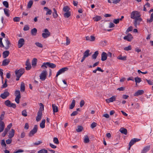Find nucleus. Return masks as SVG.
Wrapping results in <instances>:
<instances>
[{"mask_svg":"<svg viewBox=\"0 0 153 153\" xmlns=\"http://www.w3.org/2000/svg\"><path fill=\"white\" fill-rule=\"evenodd\" d=\"M84 142L85 143H88L89 142V138L88 136L86 135L85 136Z\"/></svg>","mask_w":153,"mask_h":153,"instance_id":"79ce46f5","label":"nucleus"},{"mask_svg":"<svg viewBox=\"0 0 153 153\" xmlns=\"http://www.w3.org/2000/svg\"><path fill=\"white\" fill-rule=\"evenodd\" d=\"M10 54V53L8 51H6L2 53V55L4 58H5L7 57Z\"/></svg>","mask_w":153,"mask_h":153,"instance_id":"5701e85b","label":"nucleus"},{"mask_svg":"<svg viewBox=\"0 0 153 153\" xmlns=\"http://www.w3.org/2000/svg\"><path fill=\"white\" fill-rule=\"evenodd\" d=\"M97 125V123L95 122L92 123L91 125V127L92 128H93Z\"/></svg>","mask_w":153,"mask_h":153,"instance_id":"680f3d73","label":"nucleus"},{"mask_svg":"<svg viewBox=\"0 0 153 153\" xmlns=\"http://www.w3.org/2000/svg\"><path fill=\"white\" fill-rule=\"evenodd\" d=\"M140 14L137 16V17H136L134 19H135L134 21H139V22H141L142 21V19L140 17Z\"/></svg>","mask_w":153,"mask_h":153,"instance_id":"a18cd8bd","label":"nucleus"},{"mask_svg":"<svg viewBox=\"0 0 153 153\" xmlns=\"http://www.w3.org/2000/svg\"><path fill=\"white\" fill-rule=\"evenodd\" d=\"M20 90L22 92H24L25 90V84L23 82H22L21 83Z\"/></svg>","mask_w":153,"mask_h":153,"instance_id":"72a5a7b5","label":"nucleus"},{"mask_svg":"<svg viewBox=\"0 0 153 153\" xmlns=\"http://www.w3.org/2000/svg\"><path fill=\"white\" fill-rule=\"evenodd\" d=\"M15 94L16 97H21L20 93L19 90L16 91L15 92Z\"/></svg>","mask_w":153,"mask_h":153,"instance_id":"09e8293b","label":"nucleus"},{"mask_svg":"<svg viewBox=\"0 0 153 153\" xmlns=\"http://www.w3.org/2000/svg\"><path fill=\"white\" fill-rule=\"evenodd\" d=\"M47 75V71L46 70H43L39 76L40 79L42 81L45 80L46 78Z\"/></svg>","mask_w":153,"mask_h":153,"instance_id":"f03ea898","label":"nucleus"},{"mask_svg":"<svg viewBox=\"0 0 153 153\" xmlns=\"http://www.w3.org/2000/svg\"><path fill=\"white\" fill-rule=\"evenodd\" d=\"M68 70V68L67 67L62 68L59 70L57 73L56 77H57L59 75L64 73L65 71H67Z\"/></svg>","mask_w":153,"mask_h":153,"instance_id":"0eeeda50","label":"nucleus"},{"mask_svg":"<svg viewBox=\"0 0 153 153\" xmlns=\"http://www.w3.org/2000/svg\"><path fill=\"white\" fill-rule=\"evenodd\" d=\"M150 147V146H145L143 148L141 153H146L149 150Z\"/></svg>","mask_w":153,"mask_h":153,"instance_id":"aec40b11","label":"nucleus"},{"mask_svg":"<svg viewBox=\"0 0 153 153\" xmlns=\"http://www.w3.org/2000/svg\"><path fill=\"white\" fill-rule=\"evenodd\" d=\"M33 4V1H31V0L28 3L27 5V8H29V9L31 7Z\"/></svg>","mask_w":153,"mask_h":153,"instance_id":"37998d69","label":"nucleus"},{"mask_svg":"<svg viewBox=\"0 0 153 153\" xmlns=\"http://www.w3.org/2000/svg\"><path fill=\"white\" fill-rule=\"evenodd\" d=\"M83 129V127L81 126H79L77 127V128L76 130L77 132H81Z\"/></svg>","mask_w":153,"mask_h":153,"instance_id":"a19ab883","label":"nucleus"},{"mask_svg":"<svg viewBox=\"0 0 153 153\" xmlns=\"http://www.w3.org/2000/svg\"><path fill=\"white\" fill-rule=\"evenodd\" d=\"M54 12L53 13V16L54 18H56L58 16V15L57 13V11L56 9L54 8L53 9Z\"/></svg>","mask_w":153,"mask_h":153,"instance_id":"c85d7f7f","label":"nucleus"},{"mask_svg":"<svg viewBox=\"0 0 153 153\" xmlns=\"http://www.w3.org/2000/svg\"><path fill=\"white\" fill-rule=\"evenodd\" d=\"M15 133V130L13 129H12L11 130L8 132V137L9 138H12L14 136Z\"/></svg>","mask_w":153,"mask_h":153,"instance_id":"6ab92c4d","label":"nucleus"},{"mask_svg":"<svg viewBox=\"0 0 153 153\" xmlns=\"http://www.w3.org/2000/svg\"><path fill=\"white\" fill-rule=\"evenodd\" d=\"M1 145L3 146H4V147L6 146V144L5 143L4 140H1Z\"/></svg>","mask_w":153,"mask_h":153,"instance_id":"13d9d810","label":"nucleus"},{"mask_svg":"<svg viewBox=\"0 0 153 153\" xmlns=\"http://www.w3.org/2000/svg\"><path fill=\"white\" fill-rule=\"evenodd\" d=\"M135 81L136 83V85H137V83H140L141 81V79L138 77H136L134 78Z\"/></svg>","mask_w":153,"mask_h":153,"instance_id":"4c0bfd02","label":"nucleus"},{"mask_svg":"<svg viewBox=\"0 0 153 153\" xmlns=\"http://www.w3.org/2000/svg\"><path fill=\"white\" fill-rule=\"evenodd\" d=\"M120 20L119 19H115L113 20V22L115 24H117L119 22Z\"/></svg>","mask_w":153,"mask_h":153,"instance_id":"774afa93","label":"nucleus"},{"mask_svg":"<svg viewBox=\"0 0 153 153\" xmlns=\"http://www.w3.org/2000/svg\"><path fill=\"white\" fill-rule=\"evenodd\" d=\"M102 19L101 16H96L93 18L94 20L95 21L97 22L100 20Z\"/></svg>","mask_w":153,"mask_h":153,"instance_id":"7c9ffc66","label":"nucleus"},{"mask_svg":"<svg viewBox=\"0 0 153 153\" xmlns=\"http://www.w3.org/2000/svg\"><path fill=\"white\" fill-rule=\"evenodd\" d=\"M22 114L24 117H26L27 116V112L26 110H24L22 111Z\"/></svg>","mask_w":153,"mask_h":153,"instance_id":"3c124183","label":"nucleus"},{"mask_svg":"<svg viewBox=\"0 0 153 153\" xmlns=\"http://www.w3.org/2000/svg\"><path fill=\"white\" fill-rule=\"evenodd\" d=\"M5 127V124L4 122L0 123V132H2Z\"/></svg>","mask_w":153,"mask_h":153,"instance_id":"4be33fe9","label":"nucleus"},{"mask_svg":"<svg viewBox=\"0 0 153 153\" xmlns=\"http://www.w3.org/2000/svg\"><path fill=\"white\" fill-rule=\"evenodd\" d=\"M153 21V13L151 15L150 19H148L147 20V22L151 23Z\"/></svg>","mask_w":153,"mask_h":153,"instance_id":"c9c22d12","label":"nucleus"},{"mask_svg":"<svg viewBox=\"0 0 153 153\" xmlns=\"http://www.w3.org/2000/svg\"><path fill=\"white\" fill-rule=\"evenodd\" d=\"M20 18L19 17H16L13 18V20L15 22H18L19 21Z\"/></svg>","mask_w":153,"mask_h":153,"instance_id":"bf43d9fd","label":"nucleus"},{"mask_svg":"<svg viewBox=\"0 0 153 153\" xmlns=\"http://www.w3.org/2000/svg\"><path fill=\"white\" fill-rule=\"evenodd\" d=\"M116 97L115 96H112L108 99H106V101L108 103L113 102L115 100Z\"/></svg>","mask_w":153,"mask_h":153,"instance_id":"f3484780","label":"nucleus"},{"mask_svg":"<svg viewBox=\"0 0 153 153\" xmlns=\"http://www.w3.org/2000/svg\"><path fill=\"white\" fill-rule=\"evenodd\" d=\"M120 132L123 134L126 135L127 134V130L123 127L121 128L119 130Z\"/></svg>","mask_w":153,"mask_h":153,"instance_id":"412c9836","label":"nucleus"},{"mask_svg":"<svg viewBox=\"0 0 153 153\" xmlns=\"http://www.w3.org/2000/svg\"><path fill=\"white\" fill-rule=\"evenodd\" d=\"M4 14L7 17L10 16L9 10L7 8H4Z\"/></svg>","mask_w":153,"mask_h":153,"instance_id":"c756f323","label":"nucleus"},{"mask_svg":"<svg viewBox=\"0 0 153 153\" xmlns=\"http://www.w3.org/2000/svg\"><path fill=\"white\" fill-rule=\"evenodd\" d=\"M144 93V91L142 90H139L136 91L134 94V96L137 97L139 95H141Z\"/></svg>","mask_w":153,"mask_h":153,"instance_id":"2eb2a0df","label":"nucleus"},{"mask_svg":"<svg viewBox=\"0 0 153 153\" xmlns=\"http://www.w3.org/2000/svg\"><path fill=\"white\" fill-rule=\"evenodd\" d=\"M139 15L140 14L137 11H133L131 13V18L132 19H134Z\"/></svg>","mask_w":153,"mask_h":153,"instance_id":"9d476101","label":"nucleus"},{"mask_svg":"<svg viewBox=\"0 0 153 153\" xmlns=\"http://www.w3.org/2000/svg\"><path fill=\"white\" fill-rule=\"evenodd\" d=\"M131 45H129L128 47H126L124 49V50L126 51H128L131 50Z\"/></svg>","mask_w":153,"mask_h":153,"instance_id":"5fc2aeb1","label":"nucleus"},{"mask_svg":"<svg viewBox=\"0 0 153 153\" xmlns=\"http://www.w3.org/2000/svg\"><path fill=\"white\" fill-rule=\"evenodd\" d=\"M25 43V40L23 38L20 39L18 41V47L20 48L22 47L24 45Z\"/></svg>","mask_w":153,"mask_h":153,"instance_id":"f8f14e48","label":"nucleus"},{"mask_svg":"<svg viewBox=\"0 0 153 153\" xmlns=\"http://www.w3.org/2000/svg\"><path fill=\"white\" fill-rule=\"evenodd\" d=\"M12 140L11 138H9L6 140V142L7 144H10L12 142Z\"/></svg>","mask_w":153,"mask_h":153,"instance_id":"6e6d98bb","label":"nucleus"},{"mask_svg":"<svg viewBox=\"0 0 153 153\" xmlns=\"http://www.w3.org/2000/svg\"><path fill=\"white\" fill-rule=\"evenodd\" d=\"M48 62H44L43 64L41 66V67L42 68L43 67H45V68H47V66H48Z\"/></svg>","mask_w":153,"mask_h":153,"instance_id":"0e129e2a","label":"nucleus"},{"mask_svg":"<svg viewBox=\"0 0 153 153\" xmlns=\"http://www.w3.org/2000/svg\"><path fill=\"white\" fill-rule=\"evenodd\" d=\"M10 60L9 59H4L2 61V65L6 66L10 62Z\"/></svg>","mask_w":153,"mask_h":153,"instance_id":"a211bd4d","label":"nucleus"},{"mask_svg":"<svg viewBox=\"0 0 153 153\" xmlns=\"http://www.w3.org/2000/svg\"><path fill=\"white\" fill-rule=\"evenodd\" d=\"M29 28H30L28 25H26L24 27L23 30L24 31H27L29 29Z\"/></svg>","mask_w":153,"mask_h":153,"instance_id":"052dcab7","label":"nucleus"},{"mask_svg":"<svg viewBox=\"0 0 153 153\" xmlns=\"http://www.w3.org/2000/svg\"><path fill=\"white\" fill-rule=\"evenodd\" d=\"M35 45L38 47L42 48L43 47V45L42 44L39 42H36L35 43Z\"/></svg>","mask_w":153,"mask_h":153,"instance_id":"4d7b16f0","label":"nucleus"},{"mask_svg":"<svg viewBox=\"0 0 153 153\" xmlns=\"http://www.w3.org/2000/svg\"><path fill=\"white\" fill-rule=\"evenodd\" d=\"M38 153H48L47 150L44 149H42L38 152Z\"/></svg>","mask_w":153,"mask_h":153,"instance_id":"de8ad7c7","label":"nucleus"},{"mask_svg":"<svg viewBox=\"0 0 153 153\" xmlns=\"http://www.w3.org/2000/svg\"><path fill=\"white\" fill-rule=\"evenodd\" d=\"M25 72V69L21 68L18 70H16L15 71L16 76H21Z\"/></svg>","mask_w":153,"mask_h":153,"instance_id":"39448f33","label":"nucleus"},{"mask_svg":"<svg viewBox=\"0 0 153 153\" xmlns=\"http://www.w3.org/2000/svg\"><path fill=\"white\" fill-rule=\"evenodd\" d=\"M2 38H0V47L1 48H4L5 49H8L10 47L11 45V43L7 39H6L5 40L6 45L4 47L2 42Z\"/></svg>","mask_w":153,"mask_h":153,"instance_id":"f257e3e1","label":"nucleus"},{"mask_svg":"<svg viewBox=\"0 0 153 153\" xmlns=\"http://www.w3.org/2000/svg\"><path fill=\"white\" fill-rule=\"evenodd\" d=\"M134 108L135 109H139L140 107V105L139 103L135 102L134 103Z\"/></svg>","mask_w":153,"mask_h":153,"instance_id":"49530a36","label":"nucleus"},{"mask_svg":"<svg viewBox=\"0 0 153 153\" xmlns=\"http://www.w3.org/2000/svg\"><path fill=\"white\" fill-rule=\"evenodd\" d=\"M133 37L130 33H128L127 36H125L123 39L125 40H126L129 42H131L133 39Z\"/></svg>","mask_w":153,"mask_h":153,"instance_id":"9b49d317","label":"nucleus"},{"mask_svg":"<svg viewBox=\"0 0 153 153\" xmlns=\"http://www.w3.org/2000/svg\"><path fill=\"white\" fill-rule=\"evenodd\" d=\"M44 33L42 34V37L44 39H46L49 36L51 35V33L47 29H45L43 31Z\"/></svg>","mask_w":153,"mask_h":153,"instance_id":"20e7f679","label":"nucleus"},{"mask_svg":"<svg viewBox=\"0 0 153 153\" xmlns=\"http://www.w3.org/2000/svg\"><path fill=\"white\" fill-rule=\"evenodd\" d=\"M21 98V97L16 96L15 99V101L17 104L19 103V99Z\"/></svg>","mask_w":153,"mask_h":153,"instance_id":"864d4df0","label":"nucleus"},{"mask_svg":"<svg viewBox=\"0 0 153 153\" xmlns=\"http://www.w3.org/2000/svg\"><path fill=\"white\" fill-rule=\"evenodd\" d=\"M132 30V27L131 26L128 27L126 30V33H128L130 31H131Z\"/></svg>","mask_w":153,"mask_h":153,"instance_id":"69168bd1","label":"nucleus"},{"mask_svg":"<svg viewBox=\"0 0 153 153\" xmlns=\"http://www.w3.org/2000/svg\"><path fill=\"white\" fill-rule=\"evenodd\" d=\"M101 60L102 61H105L106 60L107 58V54L105 52H103L101 55Z\"/></svg>","mask_w":153,"mask_h":153,"instance_id":"ddd939ff","label":"nucleus"},{"mask_svg":"<svg viewBox=\"0 0 153 153\" xmlns=\"http://www.w3.org/2000/svg\"><path fill=\"white\" fill-rule=\"evenodd\" d=\"M42 115V111H39L37 113V115L36 117V120L37 122L39 121L41 119Z\"/></svg>","mask_w":153,"mask_h":153,"instance_id":"4468645a","label":"nucleus"},{"mask_svg":"<svg viewBox=\"0 0 153 153\" xmlns=\"http://www.w3.org/2000/svg\"><path fill=\"white\" fill-rule=\"evenodd\" d=\"M4 104L6 106L8 107H12L14 108H15L16 107V104L11 103L9 100L5 101L4 102Z\"/></svg>","mask_w":153,"mask_h":153,"instance_id":"7ed1b4c3","label":"nucleus"},{"mask_svg":"<svg viewBox=\"0 0 153 153\" xmlns=\"http://www.w3.org/2000/svg\"><path fill=\"white\" fill-rule=\"evenodd\" d=\"M25 65L26 66L25 67V69L27 70H30L31 69V66L29 59L27 60L26 62Z\"/></svg>","mask_w":153,"mask_h":153,"instance_id":"dca6fc26","label":"nucleus"},{"mask_svg":"<svg viewBox=\"0 0 153 153\" xmlns=\"http://www.w3.org/2000/svg\"><path fill=\"white\" fill-rule=\"evenodd\" d=\"M25 133L24 131L22 132L20 135V137L21 138H23L25 136Z\"/></svg>","mask_w":153,"mask_h":153,"instance_id":"338daca9","label":"nucleus"},{"mask_svg":"<svg viewBox=\"0 0 153 153\" xmlns=\"http://www.w3.org/2000/svg\"><path fill=\"white\" fill-rule=\"evenodd\" d=\"M99 54V52L98 51H96L92 55V58L93 59H96L97 56Z\"/></svg>","mask_w":153,"mask_h":153,"instance_id":"bb28decb","label":"nucleus"},{"mask_svg":"<svg viewBox=\"0 0 153 153\" xmlns=\"http://www.w3.org/2000/svg\"><path fill=\"white\" fill-rule=\"evenodd\" d=\"M75 101L74 100H72V102L71 103L70 106V109H72L75 106Z\"/></svg>","mask_w":153,"mask_h":153,"instance_id":"cd10ccee","label":"nucleus"},{"mask_svg":"<svg viewBox=\"0 0 153 153\" xmlns=\"http://www.w3.org/2000/svg\"><path fill=\"white\" fill-rule=\"evenodd\" d=\"M85 102L83 100H82L80 102V107H82L85 104Z\"/></svg>","mask_w":153,"mask_h":153,"instance_id":"e2e57ef3","label":"nucleus"},{"mask_svg":"<svg viewBox=\"0 0 153 153\" xmlns=\"http://www.w3.org/2000/svg\"><path fill=\"white\" fill-rule=\"evenodd\" d=\"M140 140V139L137 138H134L131 140L129 143V147L128 149L130 150V148L134 143L137 142Z\"/></svg>","mask_w":153,"mask_h":153,"instance_id":"1a4fd4ad","label":"nucleus"},{"mask_svg":"<svg viewBox=\"0 0 153 153\" xmlns=\"http://www.w3.org/2000/svg\"><path fill=\"white\" fill-rule=\"evenodd\" d=\"M37 62V59L36 58H34L32 62V65L33 67H35L36 65Z\"/></svg>","mask_w":153,"mask_h":153,"instance_id":"473e14b6","label":"nucleus"},{"mask_svg":"<svg viewBox=\"0 0 153 153\" xmlns=\"http://www.w3.org/2000/svg\"><path fill=\"white\" fill-rule=\"evenodd\" d=\"M47 64H48V66L52 68H55L56 66L55 64L53 63H51L49 62H48V63Z\"/></svg>","mask_w":153,"mask_h":153,"instance_id":"e433bc0d","label":"nucleus"},{"mask_svg":"<svg viewBox=\"0 0 153 153\" xmlns=\"http://www.w3.org/2000/svg\"><path fill=\"white\" fill-rule=\"evenodd\" d=\"M37 32V30L36 28H33L32 29L31 31V33L32 35L33 36L36 35Z\"/></svg>","mask_w":153,"mask_h":153,"instance_id":"a878e982","label":"nucleus"},{"mask_svg":"<svg viewBox=\"0 0 153 153\" xmlns=\"http://www.w3.org/2000/svg\"><path fill=\"white\" fill-rule=\"evenodd\" d=\"M44 9L47 11V13H46V15H51V14L52 11L51 10L49 9L48 7H44Z\"/></svg>","mask_w":153,"mask_h":153,"instance_id":"b1692460","label":"nucleus"},{"mask_svg":"<svg viewBox=\"0 0 153 153\" xmlns=\"http://www.w3.org/2000/svg\"><path fill=\"white\" fill-rule=\"evenodd\" d=\"M71 12H65L63 14L65 18H68L71 16Z\"/></svg>","mask_w":153,"mask_h":153,"instance_id":"58836bf2","label":"nucleus"},{"mask_svg":"<svg viewBox=\"0 0 153 153\" xmlns=\"http://www.w3.org/2000/svg\"><path fill=\"white\" fill-rule=\"evenodd\" d=\"M70 8L68 6H65L64 7L63 9V11L65 12H70Z\"/></svg>","mask_w":153,"mask_h":153,"instance_id":"f704fd0d","label":"nucleus"},{"mask_svg":"<svg viewBox=\"0 0 153 153\" xmlns=\"http://www.w3.org/2000/svg\"><path fill=\"white\" fill-rule=\"evenodd\" d=\"M3 4L6 8H8L9 7V4L7 1H4L3 2Z\"/></svg>","mask_w":153,"mask_h":153,"instance_id":"8fccbe9b","label":"nucleus"},{"mask_svg":"<svg viewBox=\"0 0 153 153\" xmlns=\"http://www.w3.org/2000/svg\"><path fill=\"white\" fill-rule=\"evenodd\" d=\"M117 59L122 60H126V57L125 56L122 57V55H120L117 57Z\"/></svg>","mask_w":153,"mask_h":153,"instance_id":"c03bdc74","label":"nucleus"},{"mask_svg":"<svg viewBox=\"0 0 153 153\" xmlns=\"http://www.w3.org/2000/svg\"><path fill=\"white\" fill-rule=\"evenodd\" d=\"M89 52L90 51L89 50H87L83 53V56L87 58L89 55Z\"/></svg>","mask_w":153,"mask_h":153,"instance_id":"ea45409f","label":"nucleus"},{"mask_svg":"<svg viewBox=\"0 0 153 153\" xmlns=\"http://www.w3.org/2000/svg\"><path fill=\"white\" fill-rule=\"evenodd\" d=\"M45 120H42L41 123L40 124V126L41 128H43L45 127Z\"/></svg>","mask_w":153,"mask_h":153,"instance_id":"2f4dec72","label":"nucleus"},{"mask_svg":"<svg viewBox=\"0 0 153 153\" xmlns=\"http://www.w3.org/2000/svg\"><path fill=\"white\" fill-rule=\"evenodd\" d=\"M53 142L57 144H59V142L58 140V139L56 137H54L53 139Z\"/></svg>","mask_w":153,"mask_h":153,"instance_id":"603ef678","label":"nucleus"},{"mask_svg":"<svg viewBox=\"0 0 153 153\" xmlns=\"http://www.w3.org/2000/svg\"><path fill=\"white\" fill-rule=\"evenodd\" d=\"M38 129V126L37 125H34L33 128L30 132L29 134V137H32L37 131Z\"/></svg>","mask_w":153,"mask_h":153,"instance_id":"423d86ee","label":"nucleus"},{"mask_svg":"<svg viewBox=\"0 0 153 153\" xmlns=\"http://www.w3.org/2000/svg\"><path fill=\"white\" fill-rule=\"evenodd\" d=\"M52 107L53 109V111L54 113L57 112L58 111V107L55 104L52 105Z\"/></svg>","mask_w":153,"mask_h":153,"instance_id":"393cba45","label":"nucleus"},{"mask_svg":"<svg viewBox=\"0 0 153 153\" xmlns=\"http://www.w3.org/2000/svg\"><path fill=\"white\" fill-rule=\"evenodd\" d=\"M10 95L7 89H6L4 91V92L1 94L0 96L3 99H6L7 97H8Z\"/></svg>","mask_w":153,"mask_h":153,"instance_id":"6e6552de","label":"nucleus"}]
</instances>
